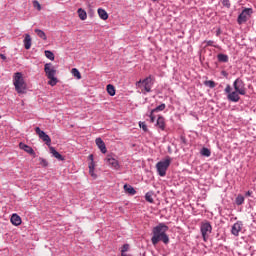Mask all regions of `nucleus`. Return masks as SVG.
<instances>
[{"mask_svg": "<svg viewBox=\"0 0 256 256\" xmlns=\"http://www.w3.org/2000/svg\"><path fill=\"white\" fill-rule=\"evenodd\" d=\"M167 231H169V226L160 223L156 227L152 229V238L151 243L152 245H157L160 241L165 245L169 244V235H167Z\"/></svg>", "mask_w": 256, "mask_h": 256, "instance_id": "1", "label": "nucleus"}, {"mask_svg": "<svg viewBox=\"0 0 256 256\" xmlns=\"http://www.w3.org/2000/svg\"><path fill=\"white\" fill-rule=\"evenodd\" d=\"M13 85L19 95L27 93V83L23 79V74L21 72H16L13 78Z\"/></svg>", "mask_w": 256, "mask_h": 256, "instance_id": "2", "label": "nucleus"}, {"mask_svg": "<svg viewBox=\"0 0 256 256\" xmlns=\"http://www.w3.org/2000/svg\"><path fill=\"white\" fill-rule=\"evenodd\" d=\"M44 71L46 73L47 79H49L48 85L55 87V85L58 83L57 77H55V75H57V68L53 66V64L47 63L44 66Z\"/></svg>", "mask_w": 256, "mask_h": 256, "instance_id": "3", "label": "nucleus"}, {"mask_svg": "<svg viewBox=\"0 0 256 256\" xmlns=\"http://www.w3.org/2000/svg\"><path fill=\"white\" fill-rule=\"evenodd\" d=\"M224 92L227 95L228 101H231V103H239V101H241V96H239L241 95V93H239V91H236L235 89L233 91V88H231L230 84L226 85Z\"/></svg>", "mask_w": 256, "mask_h": 256, "instance_id": "4", "label": "nucleus"}, {"mask_svg": "<svg viewBox=\"0 0 256 256\" xmlns=\"http://www.w3.org/2000/svg\"><path fill=\"white\" fill-rule=\"evenodd\" d=\"M136 87L142 89V93L145 91L146 93H151V88L153 87V77L148 76L144 80H139L136 82Z\"/></svg>", "mask_w": 256, "mask_h": 256, "instance_id": "5", "label": "nucleus"}, {"mask_svg": "<svg viewBox=\"0 0 256 256\" xmlns=\"http://www.w3.org/2000/svg\"><path fill=\"white\" fill-rule=\"evenodd\" d=\"M169 165H171V158H167L164 161H160L156 164V169L160 177H165V175H167V169H169Z\"/></svg>", "mask_w": 256, "mask_h": 256, "instance_id": "6", "label": "nucleus"}, {"mask_svg": "<svg viewBox=\"0 0 256 256\" xmlns=\"http://www.w3.org/2000/svg\"><path fill=\"white\" fill-rule=\"evenodd\" d=\"M251 15H253L252 8H245L244 10H242L237 18L238 25H243V23H247L251 19Z\"/></svg>", "mask_w": 256, "mask_h": 256, "instance_id": "7", "label": "nucleus"}, {"mask_svg": "<svg viewBox=\"0 0 256 256\" xmlns=\"http://www.w3.org/2000/svg\"><path fill=\"white\" fill-rule=\"evenodd\" d=\"M234 90L238 91L240 95H247V88L245 87V82L241 78H237L233 82Z\"/></svg>", "mask_w": 256, "mask_h": 256, "instance_id": "8", "label": "nucleus"}, {"mask_svg": "<svg viewBox=\"0 0 256 256\" xmlns=\"http://www.w3.org/2000/svg\"><path fill=\"white\" fill-rule=\"evenodd\" d=\"M201 234L204 241H207L209 239V235H211V231H213V227L211 226V223L205 222L201 224Z\"/></svg>", "mask_w": 256, "mask_h": 256, "instance_id": "9", "label": "nucleus"}, {"mask_svg": "<svg viewBox=\"0 0 256 256\" xmlns=\"http://www.w3.org/2000/svg\"><path fill=\"white\" fill-rule=\"evenodd\" d=\"M105 163H107L109 167H111L112 169H115L116 171H119V169L121 168V166L119 165V160H116L115 156L111 154L106 156Z\"/></svg>", "mask_w": 256, "mask_h": 256, "instance_id": "10", "label": "nucleus"}, {"mask_svg": "<svg viewBox=\"0 0 256 256\" xmlns=\"http://www.w3.org/2000/svg\"><path fill=\"white\" fill-rule=\"evenodd\" d=\"M36 131V135H38V137L40 139H42V141H44V143H46V145L51 146V137H49V135H47L44 131L41 130V128L36 127L35 128Z\"/></svg>", "mask_w": 256, "mask_h": 256, "instance_id": "11", "label": "nucleus"}, {"mask_svg": "<svg viewBox=\"0 0 256 256\" xmlns=\"http://www.w3.org/2000/svg\"><path fill=\"white\" fill-rule=\"evenodd\" d=\"M241 229H243V222L237 221L233 224L231 233L234 237H239V233H241Z\"/></svg>", "mask_w": 256, "mask_h": 256, "instance_id": "12", "label": "nucleus"}, {"mask_svg": "<svg viewBox=\"0 0 256 256\" xmlns=\"http://www.w3.org/2000/svg\"><path fill=\"white\" fill-rule=\"evenodd\" d=\"M19 147H20V149H22L23 151H25L29 155H35V150H33V148H31L29 145L21 142L19 144Z\"/></svg>", "mask_w": 256, "mask_h": 256, "instance_id": "13", "label": "nucleus"}, {"mask_svg": "<svg viewBox=\"0 0 256 256\" xmlns=\"http://www.w3.org/2000/svg\"><path fill=\"white\" fill-rule=\"evenodd\" d=\"M96 145L100 149L101 153H107V146H105V142H103V139L96 138Z\"/></svg>", "mask_w": 256, "mask_h": 256, "instance_id": "14", "label": "nucleus"}, {"mask_svg": "<svg viewBox=\"0 0 256 256\" xmlns=\"http://www.w3.org/2000/svg\"><path fill=\"white\" fill-rule=\"evenodd\" d=\"M10 221L12 225H15V227H19V225L22 223L21 216L17 214H13L10 218Z\"/></svg>", "mask_w": 256, "mask_h": 256, "instance_id": "15", "label": "nucleus"}, {"mask_svg": "<svg viewBox=\"0 0 256 256\" xmlns=\"http://www.w3.org/2000/svg\"><path fill=\"white\" fill-rule=\"evenodd\" d=\"M50 152L53 155V157H55V159H58V161H65V157H63V155H61L57 150H55V148L50 147Z\"/></svg>", "mask_w": 256, "mask_h": 256, "instance_id": "16", "label": "nucleus"}, {"mask_svg": "<svg viewBox=\"0 0 256 256\" xmlns=\"http://www.w3.org/2000/svg\"><path fill=\"white\" fill-rule=\"evenodd\" d=\"M23 43H24L25 49L27 50L31 49V43H32L31 35L25 34Z\"/></svg>", "mask_w": 256, "mask_h": 256, "instance_id": "17", "label": "nucleus"}, {"mask_svg": "<svg viewBox=\"0 0 256 256\" xmlns=\"http://www.w3.org/2000/svg\"><path fill=\"white\" fill-rule=\"evenodd\" d=\"M156 125L161 129V131H165V118L163 116H159Z\"/></svg>", "mask_w": 256, "mask_h": 256, "instance_id": "18", "label": "nucleus"}, {"mask_svg": "<svg viewBox=\"0 0 256 256\" xmlns=\"http://www.w3.org/2000/svg\"><path fill=\"white\" fill-rule=\"evenodd\" d=\"M98 15L103 21H107L109 19V14H107V11H105V9L99 8Z\"/></svg>", "mask_w": 256, "mask_h": 256, "instance_id": "19", "label": "nucleus"}, {"mask_svg": "<svg viewBox=\"0 0 256 256\" xmlns=\"http://www.w3.org/2000/svg\"><path fill=\"white\" fill-rule=\"evenodd\" d=\"M89 174L93 179H97V174H95V162H90L89 164Z\"/></svg>", "mask_w": 256, "mask_h": 256, "instance_id": "20", "label": "nucleus"}, {"mask_svg": "<svg viewBox=\"0 0 256 256\" xmlns=\"http://www.w3.org/2000/svg\"><path fill=\"white\" fill-rule=\"evenodd\" d=\"M124 191L126 193H128L129 195H135L137 193V191L135 190V188H133L131 185H124Z\"/></svg>", "mask_w": 256, "mask_h": 256, "instance_id": "21", "label": "nucleus"}, {"mask_svg": "<svg viewBox=\"0 0 256 256\" xmlns=\"http://www.w3.org/2000/svg\"><path fill=\"white\" fill-rule=\"evenodd\" d=\"M77 13H78V17H79V19H81V21H85V19H87V12L85 10H83L82 8H79Z\"/></svg>", "mask_w": 256, "mask_h": 256, "instance_id": "22", "label": "nucleus"}, {"mask_svg": "<svg viewBox=\"0 0 256 256\" xmlns=\"http://www.w3.org/2000/svg\"><path fill=\"white\" fill-rule=\"evenodd\" d=\"M34 31H35L36 35L38 37H40V39H43V41H47V35L45 34V32L43 30L35 29Z\"/></svg>", "mask_w": 256, "mask_h": 256, "instance_id": "23", "label": "nucleus"}, {"mask_svg": "<svg viewBox=\"0 0 256 256\" xmlns=\"http://www.w3.org/2000/svg\"><path fill=\"white\" fill-rule=\"evenodd\" d=\"M217 58L220 63H228L229 62V56H227L226 54H218Z\"/></svg>", "mask_w": 256, "mask_h": 256, "instance_id": "24", "label": "nucleus"}, {"mask_svg": "<svg viewBox=\"0 0 256 256\" xmlns=\"http://www.w3.org/2000/svg\"><path fill=\"white\" fill-rule=\"evenodd\" d=\"M107 93L108 95H110L111 97H114L115 95V86L108 84L107 85Z\"/></svg>", "mask_w": 256, "mask_h": 256, "instance_id": "25", "label": "nucleus"}, {"mask_svg": "<svg viewBox=\"0 0 256 256\" xmlns=\"http://www.w3.org/2000/svg\"><path fill=\"white\" fill-rule=\"evenodd\" d=\"M44 53L47 59H49L50 61H55V54H53V52L46 50Z\"/></svg>", "mask_w": 256, "mask_h": 256, "instance_id": "26", "label": "nucleus"}, {"mask_svg": "<svg viewBox=\"0 0 256 256\" xmlns=\"http://www.w3.org/2000/svg\"><path fill=\"white\" fill-rule=\"evenodd\" d=\"M204 85H206V87H210V89H215V87L217 86V84L213 80L205 81Z\"/></svg>", "mask_w": 256, "mask_h": 256, "instance_id": "27", "label": "nucleus"}, {"mask_svg": "<svg viewBox=\"0 0 256 256\" xmlns=\"http://www.w3.org/2000/svg\"><path fill=\"white\" fill-rule=\"evenodd\" d=\"M145 199L148 203H154V200H153V192H147L145 194Z\"/></svg>", "mask_w": 256, "mask_h": 256, "instance_id": "28", "label": "nucleus"}, {"mask_svg": "<svg viewBox=\"0 0 256 256\" xmlns=\"http://www.w3.org/2000/svg\"><path fill=\"white\" fill-rule=\"evenodd\" d=\"M71 73H72L73 77H76L77 79H81V72H79V70L77 68H73L71 70Z\"/></svg>", "mask_w": 256, "mask_h": 256, "instance_id": "29", "label": "nucleus"}, {"mask_svg": "<svg viewBox=\"0 0 256 256\" xmlns=\"http://www.w3.org/2000/svg\"><path fill=\"white\" fill-rule=\"evenodd\" d=\"M201 155H203L204 157H211V150H209L208 148H202Z\"/></svg>", "mask_w": 256, "mask_h": 256, "instance_id": "30", "label": "nucleus"}, {"mask_svg": "<svg viewBox=\"0 0 256 256\" xmlns=\"http://www.w3.org/2000/svg\"><path fill=\"white\" fill-rule=\"evenodd\" d=\"M38 161L41 167H49V162L45 158H39Z\"/></svg>", "mask_w": 256, "mask_h": 256, "instance_id": "31", "label": "nucleus"}, {"mask_svg": "<svg viewBox=\"0 0 256 256\" xmlns=\"http://www.w3.org/2000/svg\"><path fill=\"white\" fill-rule=\"evenodd\" d=\"M245 203V197L243 195H238L236 198V205H243Z\"/></svg>", "mask_w": 256, "mask_h": 256, "instance_id": "32", "label": "nucleus"}, {"mask_svg": "<svg viewBox=\"0 0 256 256\" xmlns=\"http://www.w3.org/2000/svg\"><path fill=\"white\" fill-rule=\"evenodd\" d=\"M157 111H165V104H161V105L157 106L156 108H154L152 110V113H157Z\"/></svg>", "mask_w": 256, "mask_h": 256, "instance_id": "33", "label": "nucleus"}, {"mask_svg": "<svg viewBox=\"0 0 256 256\" xmlns=\"http://www.w3.org/2000/svg\"><path fill=\"white\" fill-rule=\"evenodd\" d=\"M223 7H226L227 9L231 8V1L229 0H222Z\"/></svg>", "mask_w": 256, "mask_h": 256, "instance_id": "34", "label": "nucleus"}, {"mask_svg": "<svg viewBox=\"0 0 256 256\" xmlns=\"http://www.w3.org/2000/svg\"><path fill=\"white\" fill-rule=\"evenodd\" d=\"M127 251H129V244H124V245L122 246L121 253H122V254H125V253H127Z\"/></svg>", "mask_w": 256, "mask_h": 256, "instance_id": "35", "label": "nucleus"}, {"mask_svg": "<svg viewBox=\"0 0 256 256\" xmlns=\"http://www.w3.org/2000/svg\"><path fill=\"white\" fill-rule=\"evenodd\" d=\"M33 6L36 7V9H38V11H41V4L39 3V1L35 0L33 2Z\"/></svg>", "mask_w": 256, "mask_h": 256, "instance_id": "36", "label": "nucleus"}, {"mask_svg": "<svg viewBox=\"0 0 256 256\" xmlns=\"http://www.w3.org/2000/svg\"><path fill=\"white\" fill-rule=\"evenodd\" d=\"M139 126L141 129H143V131H147V124H145V122H140Z\"/></svg>", "mask_w": 256, "mask_h": 256, "instance_id": "37", "label": "nucleus"}, {"mask_svg": "<svg viewBox=\"0 0 256 256\" xmlns=\"http://www.w3.org/2000/svg\"><path fill=\"white\" fill-rule=\"evenodd\" d=\"M153 110L151 111V113H150V121H151V123H155V117L153 116Z\"/></svg>", "mask_w": 256, "mask_h": 256, "instance_id": "38", "label": "nucleus"}, {"mask_svg": "<svg viewBox=\"0 0 256 256\" xmlns=\"http://www.w3.org/2000/svg\"><path fill=\"white\" fill-rule=\"evenodd\" d=\"M213 40H209V41H206V45L208 46V47H213Z\"/></svg>", "mask_w": 256, "mask_h": 256, "instance_id": "39", "label": "nucleus"}, {"mask_svg": "<svg viewBox=\"0 0 256 256\" xmlns=\"http://www.w3.org/2000/svg\"><path fill=\"white\" fill-rule=\"evenodd\" d=\"M251 195H253V192H252V191L246 192V197H251Z\"/></svg>", "mask_w": 256, "mask_h": 256, "instance_id": "40", "label": "nucleus"}, {"mask_svg": "<svg viewBox=\"0 0 256 256\" xmlns=\"http://www.w3.org/2000/svg\"><path fill=\"white\" fill-rule=\"evenodd\" d=\"M1 59H3V61H5L7 59V56H5L4 54H0Z\"/></svg>", "mask_w": 256, "mask_h": 256, "instance_id": "41", "label": "nucleus"}, {"mask_svg": "<svg viewBox=\"0 0 256 256\" xmlns=\"http://www.w3.org/2000/svg\"><path fill=\"white\" fill-rule=\"evenodd\" d=\"M89 159H90L91 163H93V154H91V155L89 156Z\"/></svg>", "mask_w": 256, "mask_h": 256, "instance_id": "42", "label": "nucleus"}, {"mask_svg": "<svg viewBox=\"0 0 256 256\" xmlns=\"http://www.w3.org/2000/svg\"><path fill=\"white\" fill-rule=\"evenodd\" d=\"M183 143H185V137H181Z\"/></svg>", "mask_w": 256, "mask_h": 256, "instance_id": "43", "label": "nucleus"}, {"mask_svg": "<svg viewBox=\"0 0 256 256\" xmlns=\"http://www.w3.org/2000/svg\"><path fill=\"white\" fill-rule=\"evenodd\" d=\"M153 1H157V0H153Z\"/></svg>", "mask_w": 256, "mask_h": 256, "instance_id": "44", "label": "nucleus"}]
</instances>
